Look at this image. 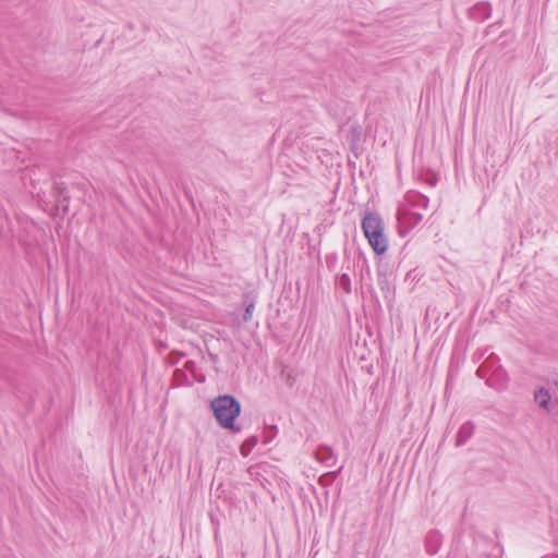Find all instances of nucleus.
Listing matches in <instances>:
<instances>
[{
	"label": "nucleus",
	"instance_id": "nucleus-1",
	"mask_svg": "<svg viewBox=\"0 0 558 558\" xmlns=\"http://www.w3.org/2000/svg\"><path fill=\"white\" fill-rule=\"evenodd\" d=\"M428 203V197L420 192L409 191L404 194L396 215L398 232L401 236H405L422 221Z\"/></svg>",
	"mask_w": 558,
	"mask_h": 558
},
{
	"label": "nucleus",
	"instance_id": "nucleus-2",
	"mask_svg": "<svg viewBox=\"0 0 558 558\" xmlns=\"http://www.w3.org/2000/svg\"><path fill=\"white\" fill-rule=\"evenodd\" d=\"M210 408L218 424L232 433H240L241 427L235 424V418L240 415V402L230 395L218 396L210 402Z\"/></svg>",
	"mask_w": 558,
	"mask_h": 558
},
{
	"label": "nucleus",
	"instance_id": "nucleus-3",
	"mask_svg": "<svg viewBox=\"0 0 558 558\" xmlns=\"http://www.w3.org/2000/svg\"><path fill=\"white\" fill-rule=\"evenodd\" d=\"M363 233L368 244L377 255L386 253L388 239L384 232V222L377 213L367 210L361 223Z\"/></svg>",
	"mask_w": 558,
	"mask_h": 558
},
{
	"label": "nucleus",
	"instance_id": "nucleus-4",
	"mask_svg": "<svg viewBox=\"0 0 558 558\" xmlns=\"http://www.w3.org/2000/svg\"><path fill=\"white\" fill-rule=\"evenodd\" d=\"M476 374L484 378L486 384L495 389H502L506 387L508 375L507 372L499 364V360L492 354L483 364L477 368Z\"/></svg>",
	"mask_w": 558,
	"mask_h": 558
},
{
	"label": "nucleus",
	"instance_id": "nucleus-5",
	"mask_svg": "<svg viewBox=\"0 0 558 558\" xmlns=\"http://www.w3.org/2000/svg\"><path fill=\"white\" fill-rule=\"evenodd\" d=\"M53 197L56 198V203L51 208V215L53 217L61 216L63 218L69 213V199L70 195L68 193V189L62 182H54L52 189Z\"/></svg>",
	"mask_w": 558,
	"mask_h": 558
},
{
	"label": "nucleus",
	"instance_id": "nucleus-6",
	"mask_svg": "<svg viewBox=\"0 0 558 558\" xmlns=\"http://www.w3.org/2000/svg\"><path fill=\"white\" fill-rule=\"evenodd\" d=\"M314 456L316 460L326 468H332L337 463V454L332 448L327 445H319L314 451Z\"/></svg>",
	"mask_w": 558,
	"mask_h": 558
},
{
	"label": "nucleus",
	"instance_id": "nucleus-7",
	"mask_svg": "<svg viewBox=\"0 0 558 558\" xmlns=\"http://www.w3.org/2000/svg\"><path fill=\"white\" fill-rule=\"evenodd\" d=\"M492 15V5L487 1H481L469 10V17L475 22H484Z\"/></svg>",
	"mask_w": 558,
	"mask_h": 558
},
{
	"label": "nucleus",
	"instance_id": "nucleus-8",
	"mask_svg": "<svg viewBox=\"0 0 558 558\" xmlns=\"http://www.w3.org/2000/svg\"><path fill=\"white\" fill-rule=\"evenodd\" d=\"M441 543V534L436 530L429 531L425 537V549L429 555H435L438 553Z\"/></svg>",
	"mask_w": 558,
	"mask_h": 558
},
{
	"label": "nucleus",
	"instance_id": "nucleus-9",
	"mask_svg": "<svg viewBox=\"0 0 558 558\" xmlns=\"http://www.w3.org/2000/svg\"><path fill=\"white\" fill-rule=\"evenodd\" d=\"M474 424L471 421H466L463 423L456 436V446L460 447L463 446L473 435L474 433Z\"/></svg>",
	"mask_w": 558,
	"mask_h": 558
},
{
	"label": "nucleus",
	"instance_id": "nucleus-10",
	"mask_svg": "<svg viewBox=\"0 0 558 558\" xmlns=\"http://www.w3.org/2000/svg\"><path fill=\"white\" fill-rule=\"evenodd\" d=\"M243 304L245 306L244 314H243V320L248 322L252 316L256 304V296H254L252 293L246 292L243 294Z\"/></svg>",
	"mask_w": 558,
	"mask_h": 558
},
{
	"label": "nucleus",
	"instance_id": "nucleus-11",
	"mask_svg": "<svg viewBox=\"0 0 558 558\" xmlns=\"http://www.w3.org/2000/svg\"><path fill=\"white\" fill-rule=\"evenodd\" d=\"M335 286L336 289L342 290L345 294H350L352 292L351 278L347 272L336 276Z\"/></svg>",
	"mask_w": 558,
	"mask_h": 558
},
{
	"label": "nucleus",
	"instance_id": "nucleus-12",
	"mask_svg": "<svg viewBox=\"0 0 558 558\" xmlns=\"http://www.w3.org/2000/svg\"><path fill=\"white\" fill-rule=\"evenodd\" d=\"M535 402L543 409L548 410L549 403L551 401V395L545 388H541L534 393Z\"/></svg>",
	"mask_w": 558,
	"mask_h": 558
},
{
	"label": "nucleus",
	"instance_id": "nucleus-13",
	"mask_svg": "<svg viewBox=\"0 0 558 558\" xmlns=\"http://www.w3.org/2000/svg\"><path fill=\"white\" fill-rule=\"evenodd\" d=\"M173 380L177 386H192L194 383V376L190 377L185 371L177 368L173 372Z\"/></svg>",
	"mask_w": 558,
	"mask_h": 558
},
{
	"label": "nucleus",
	"instance_id": "nucleus-14",
	"mask_svg": "<svg viewBox=\"0 0 558 558\" xmlns=\"http://www.w3.org/2000/svg\"><path fill=\"white\" fill-rule=\"evenodd\" d=\"M258 441H259V438L256 435L248 437L247 439H245L242 442V445L240 447V453L244 458L247 457L252 452L253 448L258 444Z\"/></svg>",
	"mask_w": 558,
	"mask_h": 558
},
{
	"label": "nucleus",
	"instance_id": "nucleus-15",
	"mask_svg": "<svg viewBox=\"0 0 558 558\" xmlns=\"http://www.w3.org/2000/svg\"><path fill=\"white\" fill-rule=\"evenodd\" d=\"M278 428L276 425L266 426L263 430L260 441L264 446H268L277 436Z\"/></svg>",
	"mask_w": 558,
	"mask_h": 558
},
{
	"label": "nucleus",
	"instance_id": "nucleus-16",
	"mask_svg": "<svg viewBox=\"0 0 558 558\" xmlns=\"http://www.w3.org/2000/svg\"><path fill=\"white\" fill-rule=\"evenodd\" d=\"M196 369H197V366L194 361H191V360L185 361L183 371H185L190 377L194 376V381L203 383L205 380V377L203 376L202 378H198L196 375Z\"/></svg>",
	"mask_w": 558,
	"mask_h": 558
},
{
	"label": "nucleus",
	"instance_id": "nucleus-17",
	"mask_svg": "<svg viewBox=\"0 0 558 558\" xmlns=\"http://www.w3.org/2000/svg\"><path fill=\"white\" fill-rule=\"evenodd\" d=\"M337 263V254H329L326 256V265L327 267L332 270Z\"/></svg>",
	"mask_w": 558,
	"mask_h": 558
},
{
	"label": "nucleus",
	"instance_id": "nucleus-18",
	"mask_svg": "<svg viewBox=\"0 0 558 558\" xmlns=\"http://www.w3.org/2000/svg\"><path fill=\"white\" fill-rule=\"evenodd\" d=\"M542 558H558V555L556 554H549V555H545L544 557Z\"/></svg>",
	"mask_w": 558,
	"mask_h": 558
},
{
	"label": "nucleus",
	"instance_id": "nucleus-19",
	"mask_svg": "<svg viewBox=\"0 0 558 558\" xmlns=\"http://www.w3.org/2000/svg\"><path fill=\"white\" fill-rule=\"evenodd\" d=\"M429 184H430L432 186H434V185L436 184V180H435V179H434V180H430V181H429Z\"/></svg>",
	"mask_w": 558,
	"mask_h": 558
}]
</instances>
